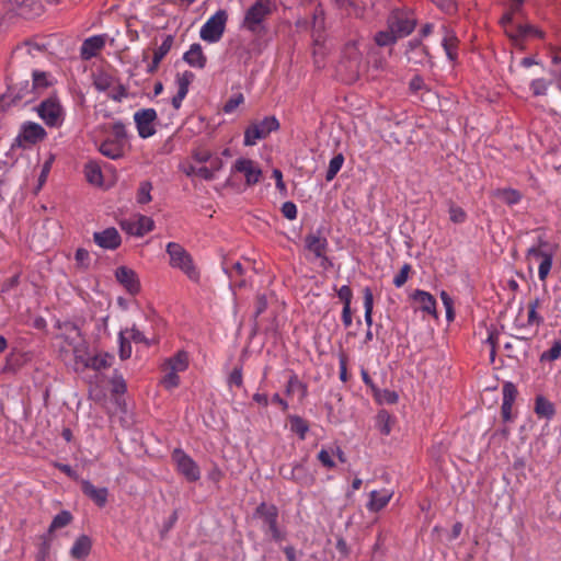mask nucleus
Returning <instances> with one entry per match:
<instances>
[{
  "label": "nucleus",
  "mask_w": 561,
  "mask_h": 561,
  "mask_svg": "<svg viewBox=\"0 0 561 561\" xmlns=\"http://www.w3.org/2000/svg\"><path fill=\"white\" fill-rule=\"evenodd\" d=\"M272 12L271 0H256L245 11L241 26L255 36H263L268 32L265 20Z\"/></svg>",
  "instance_id": "1"
},
{
  "label": "nucleus",
  "mask_w": 561,
  "mask_h": 561,
  "mask_svg": "<svg viewBox=\"0 0 561 561\" xmlns=\"http://www.w3.org/2000/svg\"><path fill=\"white\" fill-rule=\"evenodd\" d=\"M113 138H106L99 146V151L106 158L112 160L122 159L125 156V145L128 134L125 124L117 121L112 125Z\"/></svg>",
  "instance_id": "2"
},
{
  "label": "nucleus",
  "mask_w": 561,
  "mask_h": 561,
  "mask_svg": "<svg viewBox=\"0 0 561 561\" xmlns=\"http://www.w3.org/2000/svg\"><path fill=\"white\" fill-rule=\"evenodd\" d=\"M165 251L172 267L181 270L191 280L198 282L199 272L194 265L193 257L181 244L169 242Z\"/></svg>",
  "instance_id": "3"
},
{
  "label": "nucleus",
  "mask_w": 561,
  "mask_h": 561,
  "mask_svg": "<svg viewBox=\"0 0 561 561\" xmlns=\"http://www.w3.org/2000/svg\"><path fill=\"white\" fill-rule=\"evenodd\" d=\"M47 137L45 128L34 122H25L21 125L20 133L11 145L10 150L7 152L8 157H12L16 148L30 149L32 146L44 140Z\"/></svg>",
  "instance_id": "4"
},
{
  "label": "nucleus",
  "mask_w": 561,
  "mask_h": 561,
  "mask_svg": "<svg viewBox=\"0 0 561 561\" xmlns=\"http://www.w3.org/2000/svg\"><path fill=\"white\" fill-rule=\"evenodd\" d=\"M280 128L279 121L275 115L265 116L262 121H254L244 130L243 145L254 146L257 140L265 139L271 133Z\"/></svg>",
  "instance_id": "5"
},
{
  "label": "nucleus",
  "mask_w": 561,
  "mask_h": 561,
  "mask_svg": "<svg viewBox=\"0 0 561 561\" xmlns=\"http://www.w3.org/2000/svg\"><path fill=\"white\" fill-rule=\"evenodd\" d=\"M34 110L48 127L61 125L64 110L56 93L43 100Z\"/></svg>",
  "instance_id": "6"
},
{
  "label": "nucleus",
  "mask_w": 561,
  "mask_h": 561,
  "mask_svg": "<svg viewBox=\"0 0 561 561\" xmlns=\"http://www.w3.org/2000/svg\"><path fill=\"white\" fill-rule=\"evenodd\" d=\"M254 517L261 518L268 527L272 539L279 542L286 538V534L278 527V508L275 504L260 503L253 514Z\"/></svg>",
  "instance_id": "7"
},
{
  "label": "nucleus",
  "mask_w": 561,
  "mask_h": 561,
  "mask_svg": "<svg viewBox=\"0 0 561 561\" xmlns=\"http://www.w3.org/2000/svg\"><path fill=\"white\" fill-rule=\"evenodd\" d=\"M228 21V13L224 9H219L213 14L202 26L199 36L207 43H217L221 39Z\"/></svg>",
  "instance_id": "8"
},
{
  "label": "nucleus",
  "mask_w": 561,
  "mask_h": 561,
  "mask_svg": "<svg viewBox=\"0 0 561 561\" xmlns=\"http://www.w3.org/2000/svg\"><path fill=\"white\" fill-rule=\"evenodd\" d=\"M176 471L188 483L196 482L201 479V469L197 462L187 455L183 449L175 448L171 455Z\"/></svg>",
  "instance_id": "9"
},
{
  "label": "nucleus",
  "mask_w": 561,
  "mask_h": 561,
  "mask_svg": "<svg viewBox=\"0 0 561 561\" xmlns=\"http://www.w3.org/2000/svg\"><path fill=\"white\" fill-rule=\"evenodd\" d=\"M159 121L157 111L152 107L141 108L134 114L138 135L142 139L153 136L157 131L156 123Z\"/></svg>",
  "instance_id": "10"
},
{
  "label": "nucleus",
  "mask_w": 561,
  "mask_h": 561,
  "mask_svg": "<svg viewBox=\"0 0 561 561\" xmlns=\"http://www.w3.org/2000/svg\"><path fill=\"white\" fill-rule=\"evenodd\" d=\"M415 19H409L400 10H393L387 19V26L397 38H402L410 35L416 26Z\"/></svg>",
  "instance_id": "11"
},
{
  "label": "nucleus",
  "mask_w": 561,
  "mask_h": 561,
  "mask_svg": "<svg viewBox=\"0 0 561 561\" xmlns=\"http://www.w3.org/2000/svg\"><path fill=\"white\" fill-rule=\"evenodd\" d=\"M10 3V10L15 12L16 15L22 16L26 20H32L39 16L44 7L41 0H5Z\"/></svg>",
  "instance_id": "12"
},
{
  "label": "nucleus",
  "mask_w": 561,
  "mask_h": 561,
  "mask_svg": "<svg viewBox=\"0 0 561 561\" xmlns=\"http://www.w3.org/2000/svg\"><path fill=\"white\" fill-rule=\"evenodd\" d=\"M115 278L129 295L135 296L140 293V280L137 273L133 268L125 265L118 266L115 270Z\"/></svg>",
  "instance_id": "13"
},
{
  "label": "nucleus",
  "mask_w": 561,
  "mask_h": 561,
  "mask_svg": "<svg viewBox=\"0 0 561 561\" xmlns=\"http://www.w3.org/2000/svg\"><path fill=\"white\" fill-rule=\"evenodd\" d=\"M231 171L243 173L248 186L259 183L263 175L261 168L253 160L243 157L236 160Z\"/></svg>",
  "instance_id": "14"
},
{
  "label": "nucleus",
  "mask_w": 561,
  "mask_h": 561,
  "mask_svg": "<svg viewBox=\"0 0 561 561\" xmlns=\"http://www.w3.org/2000/svg\"><path fill=\"white\" fill-rule=\"evenodd\" d=\"M93 241L102 249L116 250L122 244V237L115 227H108L102 231H95Z\"/></svg>",
  "instance_id": "15"
},
{
  "label": "nucleus",
  "mask_w": 561,
  "mask_h": 561,
  "mask_svg": "<svg viewBox=\"0 0 561 561\" xmlns=\"http://www.w3.org/2000/svg\"><path fill=\"white\" fill-rule=\"evenodd\" d=\"M7 82V92H9L12 96V102H20L25 99L28 94L35 95L34 89L30 83L28 79H25L21 82L14 83L12 76H5Z\"/></svg>",
  "instance_id": "16"
},
{
  "label": "nucleus",
  "mask_w": 561,
  "mask_h": 561,
  "mask_svg": "<svg viewBox=\"0 0 561 561\" xmlns=\"http://www.w3.org/2000/svg\"><path fill=\"white\" fill-rule=\"evenodd\" d=\"M517 394V388L512 381H505L503 383V403L501 407V414L504 422H511L513 420L512 407Z\"/></svg>",
  "instance_id": "17"
},
{
  "label": "nucleus",
  "mask_w": 561,
  "mask_h": 561,
  "mask_svg": "<svg viewBox=\"0 0 561 561\" xmlns=\"http://www.w3.org/2000/svg\"><path fill=\"white\" fill-rule=\"evenodd\" d=\"M32 359V354L13 350L5 357V364L2 368L3 374H16L24 365Z\"/></svg>",
  "instance_id": "18"
},
{
  "label": "nucleus",
  "mask_w": 561,
  "mask_h": 561,
  "mask_svg": "<svg viewBox=\"0 0 561 561\" xmlns=\"http://www.w3.org/2000/svg\"><path fill=\"white\" fill-rule=\"evenodd\" d=\"M81 491L96 506L104 507L107 503V488H96L90 480H81Z\"/></svg>",
  "instance_id": "19"
},
{
  "label": "nucleus",
  "mask_w": 561,
  "mask_h": 561,
  "mask_svg": "<svg viewBox=\"0 0 561 561\" xmlns=\"http://www.w3.org/2000/svg\"><path fill=\"white\" fill-rule=\"evenodd\" d=\"M328 247V240L321 236V229H318L317 232L311 231L305 237V249L313 253L314 257L327 253Z\"/></svg>",
  "instance_id": "20"
},
{
  "label": "nucleus",
  "mask_w": 561,
  "mask_h": 561,
  "mask_svg": "<svg viewBox=\"0 0 561 561\" xmlns=\"http://www.w3.org/2000/svg\"><path fill=\"white\" fill-rule=\"evenodd\" d=\"M174 43V35L169 34L162 44L154 50L151 62L147 66V73L153 75L159 69L163 58L169 54Z\"/></svg>",
  "instance_id": "21"
},
{
  "label": "nucleus",
  "mask_w": 561,
  "mask_h": 561,
  "mask_svg": "<svg viewBox=\"0 0 561 561\" xmlns=\"http://www.w3.org/2000/svg\"><path fill=\"white\" fill-rule=\"evenodd\" d=\"M105 46L104 35H94L83 41L80 48V57L82 60H90L95 57Z\"/></svg>",
  "instance_id": "22"
},
{
  "label": "nucleus",
  "mask_w": 561,
  "mask_h": 561,
  "mask_svg": "<svg viewBox=\"0 0 561 561\" xmlns=\"http://www.w3.org/2000/svg\"><path fill=\"white\" fill-rule=\"evenodd\" d=\"M182 59L188 66L198 69H204L207 64V57L204 54L203 47L199 43L192 44L190 49L183 54Z\"/></svg>",
  "instance_id": "23"
},
{
  "label": "nucleus",
  "mask_w": 561,
  "mask_h": 561,
  "mask_svg": "<svg viewBox=\"0 0 561 561\" xmlns=\"http://www.w3.org/2000/svg\"><path fill=\"white\" fill-rule=\"evenodd\" d=\"M411 298L414 301H417L421 304V310L423 312H426L435 318L438 317L437 310H436V299L435 297L430 294L428 291L422 290V289H415L413 294L411 295Z\"/></svg>",
  "instance_id": "24"
},
{
  "label": "nucleus",
  "mask_w": 561,
  "mask_h": 561,
  "mask_svg": "<svg viewBox=\"0 0 561 561\" xmlns=\"http://www.w3.org/2000/svg\"><path fill=\"white\" fill-rule=\"evenodd\" d=\"M92 549V540L88 535H80L70 549V556L75 560H85Z\"/></svg>",
  "instance_id": "25"
},
{
  "label": "nucleus",
  "mask_w": 561,
  "mask_h": 561,
  "mask_svg": "<svg viewBox=\"0 0 561 561\" xmlns=\"http://www.w3.org/2000/svg\"><path fill=\"white\" fill-rule=\"evenodd\" d=\"M114 358L115 357L112 353L103 352L94 356L87 357V360L84 362V367L93 369L95 371H100L102 369L111 367Z\"/></svg>",
  "instance_id": "26"
},
{
  "label": "nucleus",
  "mask_w": 561,
  "mask_h": 561,
  "mask_svg": "<svg viewBox=\"0 0 561 561\" xmlns=\"http://www.w3.org/2000/svg\"><path fill=\"white\" fill-rule=\"evenodd\" d=\"M53 85V82L48 80V73L45 71L34 70L32 72V87L35 95L28 99L24 105L33 103L38 98V90L47 89Z\"/></svg>",
  "instance_id": "27"
},
{
  "label": "nucleus",
  "mask_w": 561,
  "mask_h": 561,
  "mask_svg": "<svg viewBox=\"0 0 561 561\" xmlns=\"http://www.w3.org/2000/svg\"><path fill=\"white\" fill-rule=\"evenodd\" d=\"M534 411L539 417L547 420H551L556 415L554 404L542 394L535 398Z\"/></svg>",
  "instance_id": "28"
},
{
  "label": "nucleus",
  "mask_w": 561,
  "mask_h": 561,
  "mask_svg": "<svg viewBox=\"0 0 561 561\" xmlns=\"http://www.w3.org/2000/svg\"><path fill=\"white\" fill-rule=\"evenodd\" d=\"M84 174L87 181L93 185H103V173L100 164L94 160H89L84 164Z\"/></svg>",
  "instance_id": "29"
},
{
  "label": "nucleus",
  "mask_w": 561,
  "mask_h": 561,
  "mask_svg": "<svg viewBox=\"0 0 561 561\" xmlns=\"http://www.w3.org/2000/svg\"><path fill=\"white\" fill-rule=\"evenodd\" d=\"M287 419L289 422L290 432L295 433L299 439L304 440L310 430L308 421L297 414H289Z\"/></svg>",
  "instance_id": "30"
},
{
  "label": "nucleus",
  "mask_w": 561,
  "mask_h": 561,
  "mask_svg": "<svg viewBox=\"0 0 561 561\" xmlns=\"http://www.w3.org/2000/svg\"><path fill=\"white\" fill-rule=\"evenodd\" d=\"M165 365L172 370L184 371L188 367V353L184 350L178 351L165 360Z\"/></svg>",
  "instance_id": "31"
},
{
  "label": "nucleus",
  "mask_w": 561,
  "mask_h": 561,
  "mask_svg": "<svg viewBox=\"0 0 561 561\" xmlns=\"http://www.w3.org/2000/svg\"><path fill=\"white\" fill-rule=\"evenodd\" d=\"M391 495L392 494H380L378 491H371L367 508L374 513L381 511L389 503Z\"/></svg>",
  "instance_id": "32"
},
{
  "label": "nucleus",
  "mask_w": 561,
  "mask_h": 561,
  "mask_svg": "<svg viewBox=\"0 0 561 561\" xmlns=\"http://www.w3.org/2000/svg\"><path fill=\"white\" fill-rule=\"evenodd\" d=\"M447 35L442 41V46L450 61L457 59V44L458 38L453 31H446Z\"/></svg>",
  "instance_id": "33"
},
{
  "label": "nucleus",
  "mask_w": 561,
  "mask_h": 561,
  "mask_svg": "<svg viewBox=\"0 0 561 561\" xmlns=\"http://www.w3.org/2000/svg\"><path fill=\"white\" fill-rule=\"evenodd\" d=\"M306 460L307 458L305 457L301 462L294 465L295 482L301 485H309L314 481V478L309 473L305 466Z\"/></svg>",
  "instance_id": "34"
},
{
  "label": "nucleus",
  "mask_w": 561,
  "mask_h": 561,
  "mask_svg": "<svg viewBox=\"0 0 561 561\" xmlns=\"http://www.w3.org/2000/svg\"><path fill=\"white\" fill-rule=\"evenodd\" d=\"M392 415L387 410H380L376 416V426L382 435H389L391 432Z\"/></svg>",
  "instance_id": "35"
},
{
  "label": "nucleus",
  "mask_w": 561,
  "mask_h": 561,
  "mask_svg": "<svg viewBox=\"0 0 561 561\" xmlns=\"http://www.w3.org/2000/svg\"><path fill=\"white\" fill-rule=\"evenodd\" d=\"M297 389L300 391V399H304L308 393L307 383L300 381L297 375L293 374L287 381L285 393L290 396Z\"/></svg>",
  "instance_id": "36"
},
{
  "label": "nucleus",
  "mask_w": 561,
  "mask_h": 561,
  "mask_svg": "<svg viewBox=\"0 0 561 561\" xmlns=\"http://www.w3.org/2000/svg\"><path fill=\"white\" fill-rule=\"evenodd\" d=\"M344 160L345 159H344V156H343L342 152L336 153L330 160L329 168H328L327 173H325V181L327 182H331L336 176V174L340 172V170L343 167Z\"/></svg>",
  "instance_id": "37"
},
{
  "label": "nucleus",
  "mask_w": 561,
  "mask_h": 561,
  "mask_svg": "<svg viewBox=\"0 0 561 561\" xmlns=\"http://www.w3.org/2000/svg\"><path fill=\"white\" fill-rule=\"evenodd\" d=\"M114 82L113 76L105 71L93 73V85L98 91H106Z\"/></svg>",
  "instance_id": "38"
},
{
  "label": "nucleus",
  "mask_w": 561,
  "mask_h": 561,
  "mask_svg": "<svg viewBox=\"0 0 561 561\" xmlns=\"http://www.w3.org/2000/svg\"><path fill=\"white\" fill-rule=\"evenodd\" d=\"M72 519L73 516L69 511H60L57 515L54 516L50 523V531H56L57 529L68 526L72 522Z\"/></svg>",
  "instance_id": "39"
},
{
  "label": "nucleus",
  "mask_w": 561,
  "mask_h": 561,
  "mask_svg": "<svg viewBox=\"0 0 561 561\" xmlns=\"http://www.w3.org/2000/svg\"><path fill=\"white\" fill-rule=\"evenodd\" d=\"M127 331L128 329L121 330L118 333V356L122 360L128 359L131 355V343L129 339L125 336Z\"/></svg>",
  "instance_id": "40"
},
{
  "label": "nucleus",
  "mask_w": 561,
  "mask_h": 561,
  "mask_svg": "<svg viewBox=\"0 0 561 561\" xmlns=\"http://www.w3.org/2000/svg\"><path fill=\"white\" fill-rule=\"evenodd\" d=\"M374 41L377 46L386 47V46H390V45H393L394 43H397L398 38L393 34V32L390 31L389 27H387V30L377 32L374 36Z\"/></svg>",
  "instance_id": "41"
},
{
  "label": "nucleus",
  "mask_w": 561,
  "mask_h": 561,
  "mask_svg": "<svg viewBox=\"0 0 561 561\" xmlns=\"http://www.w3.org/2000/svg\"><path fill=\"white\" fill-rule=\"evenodd\" d=\"M111 385H112V393L115 396L124 394L127 391V385L123 377V375L117 370L114 369L113 376L111 378Z\"/></svg>",
  "instance_id": "42"
},
{
  "label": "nucleus",
  "mask_w": 561,
  "mask_h": 561,
  "mask_svg": "<svg viewBox=\"0 0 561 561\" xmlns=\"http://www.w3.org/2000/svg\"><path fill=\"white\" fill-rule=\"evenodd\" d=\"M85 320L83 318L77 320V321H60L57 320L55 323V327L57 329H65L67 331H76L77 335L82 339L83 342H85V339L81 332V324H83Z\"/></svg>",
  "instance_id": "43"
},
{
  "label": "nucleus",
  "mask_w": 561,
  "mask_h": 561,
  "mask_svg": "<svg viewBox=\"0 0 561 561\" xmlns=\"http://www.w3.org/2000/svg\"><path fill=\"white\" fill-rule=\"evenodd\" d=\"M514 33L523 38L533 35L539 38L545 37V33L530 24H516Z\"/></svg>",
  "instance_id": "44"
},
{
  "label": "nucleus",
  "mask_w": 561,
  "mask_h": 561,
  "mask_svg": "<svg viewBox=\"0 0 561 561\" xmlns=\"http://www.w3.org/2000/svg\"><path fill=\"white\" fill-rule=\"evenodd\" d=\"M154 229V221L144 215H139L137 227L135 229L136 237H144L146 233Z\"/></svg>",
  "instance_id": "45"
},
{
  "label": "nucleus",
  "mask_w": 561,
  "mask_h": 561,
  "mask_svg": "<svg viewBox=\"0 0 561 561\" xmlns=\"http://www.w3.org/2000/svg\"><path fill=\"white\" fill-rule=\"evenodd\" d=\"M449 219L454 224H462L467 219L466 211L451 199L448 201Z\"/></svg>",
  "instance_id": "46"
},
{
  "label": "nucleus",
  "mask_w": 561,
  "mask_h": 561,
  "mask_svg": "<svg viewBox=\"0 0 561 561\" xmlns=\"http://www.w3.org/2000/svg\"><path fill=\"white\" fill-rule=\"evenodd\" d=\"M431 58H432V56H431L427 47L416 49V53H411V54L407 55V60L410 64H414V65H424L425 61L431 62Z\"/></svg>",
  "instance_id": "47"
},
{
  "label": "nucleus",
  "mask_w": 561,
  "mask_h": 561,
  "mask_svg": "<svg viewBox=\"0 0 561 561\" xmlns=\"http://www.w3.org/2000/svg\"><path fill=\"white\" fill-rule=\"evenodd\" d=\"M561 356V339L554 340L551 347L545 351L541 356V362H554Z\"/></svg>",
  "instance_id": "48"
},
{
  "label": "nucleus",
  "mask_w": 561,
  "mask_h": 561,
  "mask_svg": "<svg viewBox=\"0 0 561 561\" xmlns=\"http://www.w3.org/2000/svg\"><path fill=\"white\" fill-rule=\"evenodd\" d=\"M76 266L80 271H88L90 268V254L84 248H78L75 252Z\"/></svg>",
  "instance_id": "49"
},
{
  "label": "nucleus",
  "mask_w": 561,
  "mask_h": 561,
  "mask_svg": "<svg viewBox=\"0 0 561 561\" xmlns=\"http://www.w3.org/2000/svg\"><path fill=\"white\" fill-rule=\"evenodd\" d=\"M152 184L150 181H142L139 185L138 192H137V203L145 205L151 202V192Z\"/></svg>",
  "instance_id": "50"
},
{
  "label": "nucleus",
  "mask_w": 561,
  "mask_h": 561,
  "mask_svg": "<svg viewBox=\"0 0 561 561\" xmlns=\"http://www.w3.org/2000/svg\"><path fill=\"white\" fill-rule=\"evenodd\" d=\"M374 399L376 400L377 403L379 404H383V403H387V404H394L398 402V399H399V394L393 391V390H389V389H379V394H374Z\"/></svg>",
  "instance_id": "51"
},
{
  "label": "nucleus",
  "mask_w": 561,
  "mask_h": 561,
  "mask_svg": "<svg viewBox=\"0 0 561 561\" xmlns=\"http://www.w3.org/2000/svg\"><path fill=\"white\" fill-rule=\"evenodd\" d=\"M195 79V75L192 71H184L182 75H176L178 90H182V93L187 95L188 88L192 81Z\"/></svg>",
  "instance_id": "52"
},
{
  "label": "nucleus",
  "mask_w": 561,
  "mask_h": 561,
  "mask_svg": "<svg viewBox=\"0 0 561 561\" xmlns=\"http://www.w3.org/2000/svg\"><path fill=\"white\" fill-rule=\"evenodd\" d=\"M553 264V252L545 255V259L541 260L538 268L539 279L545 282L552 268Z\"/></svg>",
  "instance_id": "53"
},
{
  "label": "nucleus",
  "mask_w": 561,
  "mask_h": 561,
  "mask_svg": "<svg viewBox=\"0 0 561 561\" xmlns=\"http://www.w3.org/2000/svg\"><path fill=\"white\" fill-rule=\"evenodd\" d=\"M334 290L336 291L339 299L343 304V307H352L353 290L348 285H343L339 289L334 287Z\"/></svg>",
  "instance_id": "54"
},
{
  "label": "nucleus",
  "mask_w": 561,
  "mask_h": 561,
  "mask_svg": "<svg viewBox=\"0 0 561 561\" xmlns=\"http://www.w3.org/2000/svg\"><path fill=\"white\" fill-rule=\"evenodd\" d=\"M526 460L524 457H515L512 468L516 471V479L518 482H523L527 479V474L525 472Z\"/></svg>",
  "instance_id": "55"
},
{
  "label": "nucleus",
  "mask_w": 561,
  "mask_h": 561,
  "mask_svg": "<svg viewBox=\"0 0 561 561\" xmlns=\"http://www.w3.org/2000/svg\"><path fill=\"white\" fill-rule=\"evenodd\" d=\"M54 161H55V154L49 153L48 159L44 162V164L42 167V171H41V174L37 180V182H38L37 190H39L43 186V184L46 182Z\"/></svg>",
  "instance_id": "56"
},
{
  "label": "nucleus",
  "mask_w": 561,
  "mask_h": 561,
  "mask_svg": "<svg viewBox=\"0 0 561 561\" xmlns=\"http://www.w3.org/2000/svg\"><path fill=\"white\" fill-rule=\"evenodd\" d=\"M411 270H412V267H411V265H410V264H408V263H404V264L401 266V268H400L399 273H398V274L394 276V278H393V285H394L397 288L402 287V286L407 283V280H408V278H409V274H410Z\"/></svg>",
  "instance_id": "57"
},
{
  "label": "nucleus",
  "mask_w": 561,
  "mask_h": 561,
  "mask_svg": "<svg viewBox=\"0 0 561 561\" xmlns=\"http://www.w3.org/2000/svg\"><path fill=\"white\" fill-rule=\"evenodd\" d=\"M385 557V538L382 534H379L377 540L373 547V560L383 561Z\"/></svg>",
  "instance_id": "58"
},
{
  "label": "nucleus",
  "mask_w": 561,
  "mask_h": 561,
  "mask_svg": "<svg viewBox=\"0 0 561 561\" xmlns=\"http://www.w3.org/2000/svg\"><path fill=\"white\" fill-rule=\"evenodd\" d=\"M243 102H244L243 94L236 93L225 103L222 111L225 113H232Z\"/></svg>",
  "instance_id": "59"
},
{
  "label": "nucleus",
  "mask_w": 561,
  "mask_h": 561,
  "mask_svg": "<svg viewBox=\"0 0 561 561\" xmlns=\"http://www.w3.org/2000/svg\"><path fill=\"white\" fill-rule=\"evenodd\" d=\"M501 195H502L503 201L507 205L517 204L520 201V198H522L520 193L517 190H513V188H504V190H502L501 191Z\"/></svg>",
  "instance_id": "60"
},
{
  "label": "nucleus",
  "mask_w": 561,
  "mask_h": 561,
  "mask_svg": "<svg viewBox=\"0 0 561 561\" xmlns=\"http://www.w3.org/2000/svg\"><path fill=\"white\" fill-rule=\"evenodd\" d=\"M228 385L231 387V386H237V387H242L243 385V377H242V364L240 365H237L232 371L230 373L229 377H228Z\"/></svg>",
  "instance_id": "61"
},
{
  "label": "nucleus",
  "mask_w": 561,
  "mask_h": 561,
  "mask_svg": "<svg viewBox=\"0 0 561 561\" xmlns=\"http://www.w3.org/2000/svg\"><path fill=\"white\" fill-rule=\"evenodd\" d=\"M280 211L283 216L288 220H295L297 218L298 210L294 202H285L280 207Z\"/></svg>",
  "instance_id": "62"
},
{
  "label": "nucleus",
  "mask_w": 561,
  "mask_h": 561,
  "mask_svg": "<svg viewBox=\"0 0 561 561\" xmlns=\"http://www.w3.org/2000/svg\"><path fill=\"white\" fill-rule=\"evenodd\" d=\"M178 370H170L162 379V383L165 389H173L180 385V377Z\"/></svg>",
  "instance_id": "63"
},
{
  "label": "nucleus",
  "mask_w": 561,
  "mask_h": 561,
  "mask_svg": "<svg viewBox=\"0 0 561 561\" xmlns=\"http://www.w3.org/2000/svg\"><path fill=\"white\" fill-rule=\"evenodd\" d=\"M51 546L49 542L41 541L37 547V552L35 556V561H47L50 557Z\"/></svg>",
  "instance_id": "64"
}]
</instances>
